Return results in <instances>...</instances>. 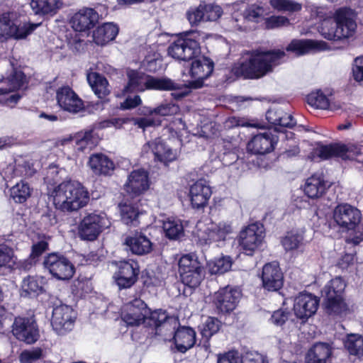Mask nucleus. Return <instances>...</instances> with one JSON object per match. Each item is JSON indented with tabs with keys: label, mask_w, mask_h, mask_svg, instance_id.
<instances>
[{
	"label": "nucleus",
	"mask_w": 363,
	"mask_h": 363,
	"mask_svg": "<svg viewBox=\"0 0 363 363\" xmlns=\"http://www.w3.org/2000/svg\"><path fill=\"white\" fill-rule=\"evenodd\" d=\"M43 279L42 277L28 276L21 283V296L35 297L43 291Z\"/></svg>",
	"instance_id": "obj_35"
},
{
	"label": "nucleus",
	"mask_w": 363,
	"mask_h": 363,
	"mask_svg": "<svg viewBox=\"0 0 363 363\" xmlns=\"http://www.w3.org/2000/svg\"><path fill=\"white\" fill-rule=\"evenodd\" d=\"M76 318L77 313L71 306L60 304L53 308L51 325L56 333L63 335L73 329Z\"/></svg>",
	"instance_id": "obj_10"
},
{
	"label": "nucleus",
	"mask_w": 363,
	"mask_h": 363,
	"mask_svg": "<svg viewBox=\"0 0 363 363\" xmlns=\"http://www.w3.org/2000/svg\"><path fill=\"white\" fill-rule=\"evenodd\" d=\"M264 237V228L262 225H249L239 234L238 240L240 250L245 254L252 255L262 244Z\"/></svg>",
	"instance_id": "obj_11"
},
{
	"label": "nucleus",
	"mask_w": 363,
	"mask_h": 363,
	"mask_svg": "<svg viewBox=\"0 0 363 363\" xmlns=\"http://www.w3.org/2000/svg\"><path fill=\"white\" fill-rule=\"evenodd\" d=\"M217 363H241V355L237 350L219 354L217 357Z\"/></svg>",
	"instance_id": "obj_63"
},
{
	"label": "nucleus",
	"mask_w": 363,
	"mask_h": 363,
	"mask_svg": "<svg viewBox=\"0 0 363 363\" xmlns=\"http://www.w3.org/2000/svg\"><path fill=\"white\" fill-rule=\"evenodd\" d=\"M150 186L148 172L143 169L133 170L123 185L125 192L130 198H138L145 194Z\"/></svg>",
	"instance_id": "obj_14"
},
{
	"label": "nucleus",
	"mask_w": 363,
	"mask_h": 363,
	"mask_svg": "<svg viewBox=\"0 0 363 363\" xmlns=\"http://www.w3.org/2000/svg\"><path fill=\"white\" fill-rule=\"evenodd\" d=\"M88 164L92 172L97 175H108L114 169L113 162L101 153L91 155Z\"/></svg>",
	"instance_id": "obj_33"
},
{
	"label": "nucleus",
	"mask_w": 363,
	"mask_h": 363,
	"mask_svg": "<svg viewBox=\"0 0 363 363\" xmlns=\"http://www.w3.org/2000/svg\"><path fill=\"white\" fill-rule=\"evenodd\" d=\"M345 347L352 355H363V336L356 333L347 335L345 340Z\"/></svg>",
	"instance_id": "obj_44"
},
{
	"label": "nucleus",
	"mask_w": 363,
	"mask_h": 363,
	"mask_svg": "<svg viewBox=\"0 0 363 363\" xmlns=\"http://www.w3.org/2000/svg\"><path fill=\"white\" fill-rule=\"evenodd\" d=\"M9 88H0V103L9 107H13L21 99V95L13 93L21 89L26 83V76L20 70H13L12 72L4 79Z\"/></svg>",
	"instance_id": "obj_9"
},
{
	"label": "nucleus",
	"mask_w": 363,
	"mask_h": 363,
	"mask_svg": "<svg viewBox=\"0 0 363 363\" xmlns=\"http://www.w3.org/2000/svg\"><path fill=\"white\" fill-rule=\"evenodd\" d=\"M203 22L215 21L223 14L222 8L214 4H201Z\"/></svg>",
	"instance_id": "obj_55"
},
{
	"label": "nucleus",
	"mask_w": 363,
	"mask_h": 363,
	"mask_svg": "<svg viewBox=\"0 0 363 363\" xmlns=\"http://www.w3.org/2000/svg\"><path fill=\"white\" fill-rule=\"evenodd\" d=\"M121 216L123 222L127 225L132 224L136 221L139 215V210L137 203L124 202L120 204Z\"/></svg>",
	"instance_id": "obj_47"
},
{
	"label": "nucleus",
	"mask_w": 363,
	"mask_h": 363,
	"mask_svg": "<svg viewBox=\"0 0 363 363\" xmlns=\"http://www.w3.org/2000/svg\"><path fill=\"white\" fill-rule=\"evenodd\" d=\"M0 174L6 182L10 181L15 177L31 175V172L28 171L25 165H17L16 163H11L1 167Z\"/></svg>",
	"instance_id": "obj_41"
},
{
	"label": "nucleus",
	"mask_w": 363,
	"mask_h": 363,
	"mask_svg": "<svg viewBox=\"0 0 363 363\" xmlns=\"http://www.w3.org/2000/svg\"><path fill=\"white\" fill-rule=\"evenodd\" d=\"M333 353V349L330 344L317 342L307 352L305 363H330Z\"/></svg>",
	"instance_id": "obj_28"
},
{
	"label": "nucleus",
	"mask_w": 363,
	"mask_h": 363,
	"mask_svg": "<svg viewBox=\"0 0 363 363\" xmlns=\"http://www.w3.org/2000/svg\"><path fill=\"white\" fill-rule=\"evenodd\" d=\"M127 76L128 84L121 92L116 94L117 97H123L129 93L144 91L145 89L168 91L179 90L182 88L181 84L168 78L155 77L135 70L128 71Z\"/></svg>",
	"instance_id": "obj_4"
},
{
	"label": "nucleus",
	"mask_w": 363,
	"mask_h": 363,
	"mask_svg": "<svg viewBox=\"0 0 363 363\" xmlns=\"http://www.w3.org/2000/svg\"><path fill=\"white\" fill-rule=\"evenodd\" d=\"M87 81L99 98H104L110 93L108 81L99 74L96 72L88 73Z\"/></svg>",
	"instance_id": "obj_38"
},
{
	"label": "nucleus",
	"mask_w": 363,
	"mask_h": 363,
	"mask_svg": "<svg viewBox=\"0 0 363 363\" xmlns=\"http://www.w3.org/2000/svg\"><path fill=\"white\" fill-rule=\"evenodd\" d=\"M163 230L166 237L170 240H177L184 235V225L180 219L168 218L163 221Z\"/></svg>",
	"instance_id": "obj_39"
},
{
	"label": "nucleus",
	"mask_w": 363,
	"mask_h": 363,
	"mask_svg": "<svg viewBox=\"0 0 363 363\" xmlns=\"http://www.w3.org/2000/svg\"><path fill=\"white\" fill-rule=\"evenodd\" d=\"M62 0H30V6L35 14L53 16L62 6Z\"/></svg>",
	"instance_id": "obj_34"
},
{
	"label": "nucleus",
	"mask_w": 363,
	"mask_h": 363,
	"mask_svg": "<svg viewBox=\"0 0 363 363\" xmlns=\"http://www.w3.org/2000/svg\"><path fill=\"white\" fill-rule=\"evenodd\" d=\"M147 109H150V108L144 107L140 111V114L143 116V117L132 119L135 125L143 130L146 128L160 125L161 123L160 118L155 116L154 114H150Z\"/></svg>",
	"instance_id": "obj_46"
},
{
	"label": "nucleus",
	"mask_w": 363,
	"mask_h": 363,
	"mask_svg": "<svg viewBox=\"0 0 363 363\" xmlns=\"http://www.w3.org/2000/svg\"><path fill=\"white\" fill-rule=\"evenodd\" d=\"M281 244L286 251H293L304 245L303 231H291L281 240Z\"/></svg>",
	"instance_id": "obj_42"
},
{
	"label": "nucleus",
	"mask_w": 363,
	"mask_h": 363,
	"mask_svg": "<svg viewBox=\"0 0 363 363\" xmlns=\"http://www.w3.org/2000/svg\"><path fill=\"white\" fill-rule=\"evenodd\" d=\"M31 266L32 263L30 260L17 261L11 248L5 245H0V268L8 267L27 270Z\"/></svg>",
	"instance_id": "obj_31"
},
{
	"label": "nucleus",
	"mask_w": 363,
	"mask_h": 363,
	"mask_svg": "<svg viewBox=\"0 0 363 363\" xmlns=\"http://www.w3.org/2000/svg\"><path fill=\"white\" fill-rule=\"evenodd\" d=\"M16 12H8L0 15V38H10L17 20Z\"/></svg>",
	"instance_id": "obj_45"
},
{
	"label": "nucleus",
	"mask_w": 363,
	"mask_h": 363,
	"mask_svg": "<svg viewBox=\"0 0 363 363\" xmlns=\"http://www.w3.org/2000/svg\"><path fill=\"white\" fill-rule=\"evenodd\" d=\"M264 15V9L257 5L249 6L243 13V18L250 21H256Z\"/></svg>",
	"instance_id": "obj_62"
},
{
	"label": "nucleus",
	"mask_w": 363,
	"mask_h": 363,
	"mask_svg": "<svg viewBox=\"0 0 363 363\" xmlns=\"http://www.w3.org/2000/svg\"><path fill=\"white\" fill-rule=\"evenodd\" d=\"M44 266L54 277L60 280H68L75 272L73 264L58 253L49 254L44 259Z\"/></svg>",
	"instance_id": "obj_12"
},
{
	"label": "nucleus",
	"mask_w": 363,
	"mask_h": 363,
	"mask_svg": "<svg viewBox=\"0 0 363 363\" xmlns=\"http://www.w3.org/2000/svg\"><path fill=\"white\" fill-rule=\"evenodd\" d=\"M327 186V182L321 176L313 175L306 179L304 192L311 199H318L325 193Z\"/></svg>",
	"instance_id": "obj_36"
},
{
	"label": "nucleus",
	"mask_w": 363,
	"mask_h": 363,
	"mask_svg": "<svg viewBox=\"0 0 363 363\" xmlns=\"http://www.w3.org/2000/svg\"><path fill=\"white\" fill-rule=\"evenodd\" d=\"M175 328L173 325L169 333L164 334V340L170 341L173 338L177 349L181 352H185L194 345L196 332L189 327H180L176 331Z\"/></svg>",
	"instance_id": "obj_17"
},
{
	"label": "nucleus",
	"mask_w": 363,
	"mask_h": 363,
	"mask_svg": "<svg viewBox=\"0 0 363 363\" xmlns=\"http://www.w3.org/2000/svg\"><path fill=\"white\" fill-rule=\"evenodd\" d=\"M12 333L18 340L27 344L34 343L39 337L35 322L28 318H16L12 325Z\"/></svg>",
	"instance_id": "obj_15"
},
{
	"label": "nucleus",
	"mask_w": 363,
	"mask_h": 363,
	"mask_svg": "<svg viewBox=\"0 0 363 363\" xmlns=\"http://www.w3.org/2000/svg\"><path fill=\"white\" fill-rule=\"evenodd\" d=\"M233 260L229 256H221L210 260L207 263V268L211 274H221L230 270Z\"/></svg>",
	"instance_id": "obj_40"
},
{
	"label": "nucleus",
	"mask_w": 363,
	"mask_h": 363,
	"mask_svg": "<svg viewBox=\"0 0 363 363\" xmlns=\"http://www.w3.org/2000/svg\"><path fill=\"white\" fill-rule=\"evenodd\" d=\"M147 325L153 326L156 329V334L162 335L167 334L170 328L178 325V321L173 317H169L165 311L155 310L150 311L147 315Z\"/></svg>",
	"instance_id": "obj_25"
},
{
	"label": "nucleus",
	"mask_w": 363,
	"mask_h": 363,
	"mask_svg": "<svg viewBox=\"0 0 363 363\" xmlns=\"http://www.w3.org/2000/svg\"><path fill=\"white\" fill-rule=\"evenodd\" d=\"M182 282L191 288H196L201 284L204 278V272L202 267L194 269L186 273L180 274Z\"/></svg>",
	"instance_id": "obj_48"
},
{
	"label": "nucleus",
	"mask_w": 363,
	"mask_h": 363,
	"mask_svg": "<svg viewBox=\"0 0 363 363\" xmlns=\"http://www.w3.org/2000/svg\"><path fill=\"white\" fill-rule=\"evenodd\" d=\"M39 23H31L29 22H21L17 15V20L16 21L15 26L13 28V32L10 38L16 40H21L26 38L28 35L31 34L39 26Z\"/></svg>",
	"instance_id": "obj_43"
},
{
	"label": "nucleus",
	"mask_w": 363,
	"mask_h": 363,
	"mask_svg": "<svg viewBox=\"0 0 363 363\" xmlns=\"http://www.w3.org/2000/svg\"><path fill=\"white\" fill-rule=\"evenodd\" d=\"M71 142H74L76 144L77 149L80 151L91 150L95 146V141L91 130L80 132L74 137L70 136L60 140L62 145Z\"/></svg>",
	"instance_id": "obj_37"
},
{
	"label": "nucleus",
	"mask_w": 363,
	"mask_h": 363,
	"mask_svg": "<svg viewBox=\"0 0 363 363\" xmlns=\"http://www.w3.org/2000/svg\"><path fill=\"white\" fill-rule=\"evenodd\" d=\"M317 42L312 40H294L288 45L286 50L297 55H301L313 50Z\"/></svg>",
	"instance_id": "obj_49"
},
{
	"label": "nucleus",
	"mask_w": 363,
	"mask_h": 363,
	"mask_svg": "<svg viewBox=\"0 0 363 363\" xmlns=\"http://www.w3.org/2000/svg\"><path fill=\"white\" fill-rule=\"evenodd\" d=\"M346 283L340 277L331 279L322 290L326 312L330 315H342L347 307L343 295Z\"/></svg>",
	"instance_id": "obj_6"
},
{
	"label": "nucleus",
	"mask_w": 363,
	"mask_h": 363,
	"mask_svg": "<svg viewBox=\"0 0 363 363\" xmlns=\"http://www.w3.org/2000/svg\"><path fill=\"white\" fill-rule=\"evenodd\" d=\"M241 363H268L267 357L256 351H246L241 355Z\"/></svg>",
	"instance_id": "obj_61"
},
{
	"label": "nucleus",
	"mask_w": 363,
	"mask_h": 363,
	"mask_svg": "<svg viewBox=\"0 0 363 363\" xmlns=\"http://www.w3.org/2000/svg\"><path fill=\"white\" fill-rule=\"evenodd\" d=\"M203 39V33L199 30L184 32L169 46L168 54L177 60H189L199 53L200 41Z\"/></svg>",
	"instance_id": "obj_5"
},
{
	"label": "nucleus",
	"mask_w": 363,
	"mask_h": 363,
	"mask_svg": "<svg viewBox=\"0 0 363 363\" xmlns=\"http://www.w3.org/2000/svg\"><path fill=\"white\" fill-rule=\"evenodd\" d=\"M149 313L150 309L145 303L140 298H135L123 306L121 318L128 326H138L146 323Z\"/></svg>",
	"instance_id": "obj_13"
},
{
	"label": "nucleus",
	"mask_w": 363,
	"mask_h": 363,
	"mask_svg": "<svg viewBox=\"0 0 363 363\" xmlns=\"http://www.w3.org/2000/svg\"><path fill=\"white\" fill-rule=\"evenodd\" d=\"M289 315L288 311L279 309L273 312L269 321L272 324L281 327L289 320Z\"/></svg>",
	"instance_id": "obj_64"
},
{
	"label": "nucleus",
	"mask_w": 363,
	"mask_h": 363,
	"mask_svg": "<svg viewBox=\"0 0 363 363\" xmlns=\"http://www.w3.org/2000/svg\"><path fill=\"white\" fill-rule=\"evenodd\" d=\"M124 243L133 254L138 255L148 254L152 250V243L150 239L141 233L128 236Z\"/></svg>",
	"instance_id": "obj_30"
},
{
	"label": "nucleus",
	"mask_w": 363,
	"mask_h": 363,
	"mask_svg": "<svg viewBox=\"0 0 363 363\" xmlns=\"http://www.w3.org/2000/svg\"><path fill=\"white\" fill-rule=\"evenodd\" d=\"M138 273L137 262L132 259L121 261L118 264V271L115 272L113 278L120 289H126L135 284Z\"/></svg>",
	"instance_id": "obj_18"
},
{
	"label": "nucleus",
	"mask_w": 363,
	"mask_h": 363,
	"mask_svg": "<svg viewBox=\"0 0 363 363\" xmlns=\"http://www.w3.org/2000/svg\"><path fill=\"white\" fill-rule=\"evenodd\" d=\"M118 27L113 23H105L99 26L93 33V39L98 45H105L113 40L118 33Z\"/></svg>",
	"instance_id": "obj_32"
},
{
	"label": "nucleus",
	"mask_w": 363,
	"mask_h": 363,
	"mask_svg": "<svg viewBox=\"0 0 363 363\" xmlns=\"http://www.w3.org/2000/svg\"><path fill=\"white\" fill-rule=\"evenodd\" d=\"M30 196V188L28 184L21 182L11 189V196L16 203H23Z\"/></svg>",
	"instance_id": "obj_51"
},
{
	"label": "nucleus",
	"mask_w": 363,
	"mask_h": 363,
	"mask_svg": "<svg viewBox=\"0 0 363 363\" xmlns=\"http://www.w3.org/2000/svg\"><path fill=\"white\" fill-rule=\"evenodd\" d=\"M314 15L323 21L320 27V34L330 40H337L353 35L357 24L355 12L347 7L337 9L335 12H328L323 7L316 8Z\"/></svg>",
	"instance_id": "obj_1"
},
{
	"label": "nucleus",
	"mask_w": 363,
	"mask_h": 363,
	"mask_svg": "<svg viewBox=\"0 0 363 363\" xmlns=\"http://www.w3.org/2000/svg\"><path fill=\"white\" fill-rule=\"evenodd\" d=\"M203 15L201 4L198 6L191 7L186 13V18L191 26H197L203 22Z\"/></svg>",
	"instance_id": "obj_60"
},
{
	"label": "nucleus",
	"mask_w": 363,
	"mask_h": 363,
	"mask_svg": "<svg viewBox=\"0 0 363 363\" xmlns=\"http://www.w3.org/2000/svg\"><path fill=\"white\" fill-rule=\"evenodd\" d=\"M200 267H201V265L198 261L196 256L194 254L184 255L179 260V274L186 273L194 269H199Z\"/></svg>",
	"instance_id": "obj_50"
},
{
	"label": "nucleus",
	"mask_w": 363,
	"mask_h": 363,
	"mask_svg": "<svg viewBox=\"0 0 363 363\" xmlns=\"http://www.w3.org/2000/svg\"><path fill=\"white\" fill-rule=\"evenodd\" d=\"M196 227L199 242L201 245H208L213 242L224 241L233 231L231 223L225 220L218 223L210 221L204 227L203 223L199 222Z\"/></svg>",
	"instance_id": "obj_7"
},
{
	"label": "nucleus",
	"mask_w": 363,
	"mask_h": 363,
	"mask_svg": "<svg viewBox=\"0 0 363 363\" xmlns=\"http://www.w3.org/2000/svg\"><path fill=\"white\" fill-rule=\"evenodd\" d=\"M308 104L316 108L327 109L330 103L327 96L321 91H313L307 96Z\"/></svg>",
	"instance_id": "obj_53"
},
{
	"label": "nucleus",
	"mask_w": 363,
	"mask_h": 363,
	"mask_svg": "<svg viewBox=\"0 0 363 363\" xmlns=\"http://www.w3.org/2000/svg\"><path fill=\"white\" fill-rule=\"evenodd\" d=\"M240 298L238 290L227 286L213 294V303L219 313H226L235 308Z\"/></svg>",
	"instance_id": "obj_19"
},
{
	"label": "nucleus",
	"mask_w": 363,
	"mask_h": 363,
	"mask_svg": "<svg viewBox=\"0 0 363 363\" xmlns=\"http://www.w3.org/2000/svg\"><path fill=\"white\" fill-rule=\"evenodd\" d=\"M277 143L275 137L269 132L255 135L247 144V150L255 154H266L271 152Z\"/></svg>",
	"instance_id": "obj_29"
},
{
	"label": "nucleus",
	"mask_w": 363,
	"mask_h": 363,
	"mask_svg": "<svg viewBox=\"0 0 363 363\" xmlns=\"http://www.w3.org/2000/svg\"><path fill=\"white\" fill-rule=\"evenodd\" d=\"M179 106L173 103L165 102L161 104L160 106L155 108L147 109L150 114H154L155 116L160 118V116H166L176 114L179 111Z\"/></svg>",
	"instance_id": "obj_56"
},
{
	"label": "nucleus",
	"mask_w": 363,
	"mask_h": 363,
	"mask_svg": "<svg viewBox=\"0 0 363 363\" xmlns=\"http://www.w3.org/2000/svg\"><path fill=\"white\" fill-rule=\"evenodd\" d=\"M109 225L110 222L104 214L89 213L80 222L79 234L83 240H94Z\"/></svg>",
	"instance_id": "obj_8"
},
{
	"label": "nucleus",
	"mask_w": 363,
	"mask_h": 363,
	"mask_svg": "<svg viewBox=\"0 0 363 363\" xmlns=\"http://www.w3.org/2000/svg\"><path fill=\"white\" fill-rule=\"evenodd\" d=\"M213 69V63L209 59L203 57L192 62L190 76L194 80L189 82L191 87L196 89L203 85V80L208 78Z\"/></svg>",
	"instance_id": "obj_24"
},
{
	"label": "nucleus",
	"mask_w": 363,
	"mask_h": 363,
	"mask_svg": "<svg viewBox=\"0 0 363 363\" xmlns=\"http://www.w3.org/2000/svg\"><path fill=\"white\" fill-rule=\"evenodd\" d=\"M269 4L273 9L282 12H296L302 8L301 4L290 0H270Z\"/></svg>",
	"instance_id": "obj_54"
},
{
	"label": "nucleus",
	"mask_w": 363,
	"mask_h": 363,
	"mask_svg": "<svg viewBox=\"0 0 363 363\" xmlns=\"http://www.w3.org/2000/svg\"><path fill=\"white\" fill-rule=\"evenodd\" d=\"M56 99L61 108L71 113H78L84 108L82 100L69 86L57 89Z\"/></svg>",
	"instance_id": "obj_23"
},
{
	"label": "nucleus",
	"mask_w": 363,
	"mask_h": 363,
	"mask_svg": "<svg viewBox=\"0 0 363 363\" xmlns=\"http://www.w3.org/2000/svg\"><path fill=\"white\" fill-rule=\"evenodd\" d=\"M99 15L94 9L83 8L76 13L72 18V28L79 32L93 28L97 22Z\"/></svg>",
	"instance_id": "obj_27"
},
{
	"label": "nucleus",
	"mask_w": 363,
	"mask_h": 363,
	"mask_svg": "<svg viewBox=\"0 0 363 363\" xmlns=\"http://www.w3.org/2000/svg\"><path fill=\"white\" fill-rule=\"evenodd\" d=\"M261 278L263 287L268 291H278L283 285V274L277 262L266 264Z\"/></svg>",
	"instance_id": "obj_26"
},
{
	"label": "nucleus",
	"mask_w": 363,
	"mask_h": 363,
	"mask_svg": "<svg viewBox=\"0 0 363 363\" xmlns=\"http://www.w3.org/2000/svg\"><path fill=\"white\" fill-rule=\"evenodd\" d=\"M53 204L63 212H72L85 206L89 201L88 191L79 182L65 181L55 188L52 193Z\"/></svg>",
	"instance_id": "obj_3"
},
{
	"label": "nucleus",
	"mask_w": 363,
	"mask_h": 363,
	"mask_svg": "<svg viewBox=\"0 0 363 363\" xmlns=\"http://www.w3.org/2000/svg\"><path fill=\"white\" fill-rule=\"evenodd\" d=\"M319 299L309 293H301L294 300V311L297 318L308 319L318 308Z\"/></svg>",
	"instance_id": "obj_22"
},
{
	"label": "nucleus",
	"mask_w": 363,
	"mask_h": 363,
	"mask_svg": "<svg viewBox=\"0 0 363 363\" xmlns=\"http://www.w3.org/2000/svg\"><path fill=\"white\" fill-rule=\"evenodd\" d=\"M212 195L211 187L209 182L200 179L189 186V197L191 205L194 208H203L208 203Z\"/></svg>",
	"instance_id": "obj_20"
},
{
	"label": "nucleus",
	"mask_w": 363,
	"mask_h": 363,
	"mask_svg": "<svg viewBox=\"0 0 363 363\" xmlns=\"http://www.w3.org/2000/svg\"><path fill=\"white\" fill-rule=\"evenodd\" d=\"M333 218L341 228L353 230L361 220V213L349 204H341L335 208Z\"/></svg>",
	"instance_id": "obj_16"
},
{
	"label": "nucleus",
	"mask_w": 363,
	"mask_h": 363,
	"mask_svg": "<svg viewBox=\"0 0 363 363\" xmlns=\"http://www.w3.org/2000/svg\"><path fill=\"white\" fill-rule=\"evenodd\" d=\"M340 157L353 160L358 155H363V145L357 144H339Z\"/></svg>",
	"instance_id": "obj_52"
},
{
	"label": "nucleus",
	"mask_w": 363,
	"mask_h": 363,
	"mask_svg": "<svg viewBox=\"0 0 363 363\" xmlns=\"http://www.w3.org/2000/svg\"><path fill=\"white\" fill-rule=\"evenodd\" d=\"M43 350L39 347L26 350L20 354L19 362L20 363H33L43 358Z\"/></svg>",
	"instance_id": "obj_58"
},
{
	"label": "nucleus",
	"mask_w": 363,
	"mask_h": 363,
	"mask_svg": "<svg viewBox=\"0 0 363 363\" xmlns=\"http://www.w3.org/2000/svg\"><path fill=\"white\" fill-rule=\"evenodd\" d=\"M149 152L152 153L155 160L164 164L173 162L177 157V152L167 145L160 138L150 141L143 145V154H147Z\"/></svg>",
	"instance_id": "obj_21"
},
{
	"label": "nucleus",
	"mask_w": 363,
	"mask_h": 363,
	"mask_svg": "<svg viewBox=\"0 0 363 363\" xmlns=\"http://www.w3.org/2000/svg\"><path fill=\"white\" fill-rule=\"evenodd\" d=\"M285 56L282 50L268 52L255 51L247 53L236 73L245 78L257 79L263 77L281 64Z\"/></svg>",
	"instance_id": "obj_2"
},
{
	"label": "nucleus",
	"mask_w": 363,
	"mask_h": 363,
	"mask_svg": "<svg viewBox=\"0 0 363 363\" xmlns=\"http://www.w3.org/2000/svg\"><path fill=\"white\" fill-rule=\"evenodd\" d=\"M220 322L216 318L208 317L203 323L201 333L203 337L208 340L220 329Z\"/></svg>",
	"instance_id": "obj_57"
},
{
	"label": "nucleus",
	"mask_w": 363,
	"mask_h": 363,
	"mask_svg": "<svg viewBox=\"0 0 363 363\" xmlns=\"http://www.w3.org/2000/svg\"><path fill=\"white\" fill-rule=\"evenodd\" d=\"M315 154L322 160L340 157L339 144L320 146L315 150Z\"/></svg>",
	"instance_id": "obj_59"
}]
</instances>
